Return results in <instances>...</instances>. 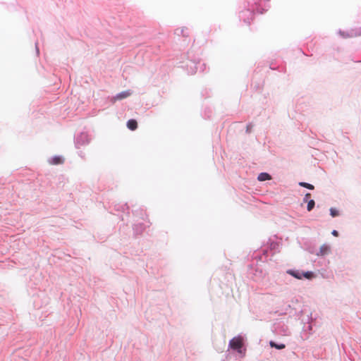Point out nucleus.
<instances>
[{"mask_svg":"<svg viewBox=\"0 0 361 361\" xmlns=\"http://www.w3.org/2000/svg\"><path fill=\"white\" fill-rule=\"evenodd\" d=\"M329 212H330V215L332 217H336V216H338L340 215L339 211L336 208L331 207L329 209Z\"/></svg>","mask_w":361,"mask_h":361,"instance_id":"11","label":"nucleus"},{"mask_svg":"<svg viewBox=\"0 0 361 361\" xmlns=\"http://www.w3.org/2000/svg\"><path fill=\"white\" fill-rule=\"evenodd\" d=\"M127 127L131 130H135L137 127V121L133 119H130V120L128 121Z\"/></svg>","mask_w":361,"mask_h":361,"instance_id":"9","label":"nucleus"},{"mask_svg":"<svg viewBox=\"0 0 361 361\" xmlns=\"http://www.w3.org/2000/svg\"><path fill=\"white\" fill-rule=\"evenodd\" d=\"M132 94V92L130 90L123 91L121 92L118 93L114 97L111 98V102H115L117 100H121L125 98L130 97Z\"/></svg>","mask_w":361,"mask_h":361,"instance_id":"5","label":"nucleus"},{"mask_svg":"<svg viewBox=\"0 0 361 361\" xmlns=\"http://www.w3.org/2000/svg\"><path fill=\"white\" fill-rule=\"evenodd\" d=\"M310 195V193H307V194L305 195V198H304V201H307V197H308Z\"/></svg>","mask_w":361,"mask_h":361,"instance_id":"17","label":"nucleus"},{"mask_svg":"<svg viewBox=\"0 0 361 361\" xmlns=\"http://www.w3.org/2000/svg\"><path fill=\"white\" fill-rule=\"evenodd\" d=\"M302 277H305L307 279H310L313 276V273L312 271H306V272H302Z\"/></svg>","mask_w":361,"mask_h":361,"instance_id":"14","label":"nucleus"},{"mask_svg":"<svg viewBox=\"0 0 361 361\" xmlns=\"http://www.w3.org/2000/svg\"><path fill=\"white\" fill-rule=\"evenodd\" d=\"M63 158L61 156H54L49 159L50 164H60L63 162Z\"/></svg>","mask_w":361,"mask_h":361,"instance_id":"6","label":"nucleus"},{"mask_svg":"<svg viewBox=\"0 0 361 361\" xmlns=\"http://www.w3.org/2000/svg\"><path fill=\"white\" fill-rule=\"evenodd\" d=\"M271 176L269 173H265V172L260 173L257 177V180L259 181H265V180H271Z\"/></svg>","mask_w":361,"mask_h":361,"instance_id":"8","label":"nucleus"},{"mask_svg":"<svg viewBox=\"0 0 361 361\" xmlns=\"http://www.w3.org/2000/svg\"><path fill=\"white\" fill-rule=\"evenodd\" d=\"M253 128V125L252 123H249L247 125L246 132L250 133Z\"/></svg>","mask_w":361,"mask_h":361,"instance_id":"15","label":"nucleus"},{"mask_svg":"<svg viewBox=\"0 0 361 361\" xmlns=\"http://www.w3.org/2000/svg\"><path fill=\"white\" fill-rule=\"evenodd\" d=\"M331 234H332L333 235H334V236H338V231H337L334 230V231L331 232Z\"/></svg>","mask_w":361,"mask_h":361,"instance_id":"16","label":"nucleus"},{"mask_svg":"<svg viewBox=\"0 0 361 361\" xmlns=\"http://www.w3.org/2000/svg\"><path fill=\"white\" fill-rule=\"evenodd\" d=\"M243 338L241 336H237L233 338L228 343L229 348L236 350L238 353L243 357L245 353V349H243Z\"/></svg>","mask_w":361,"mask_h":361,"instance_id":"1","label":"nucleus"},{"mask_svg":"<svg viewBox=\"0 0 361 361\" xmlns=\"http://www.w3.org/2000/svg\"><path fill=\"white\" fill-rule=\"evenodd\" d=\"M89 142L88 135L85 133H82L77 136L75 140V145L78 147L79 146L86 145Z\"/></svg>","mask_w":361,"mask_h":361,"instance_id":"3","label":"nucleus"},{"mask_svg":"<svg viewBox=\"0 0 361 361\" xmlns=\"http://www.w3.org/2000/svg\"><path fill=\"white\" fill-rule=\"evenodd\" d=\"M314 204H315V202L313 200H310L308 202H307V211H311L314 207Z\"/></svg>","mask_w":361,"mask_h":361,"instance_id":"13","label":"nucleus"},{"mask_svg":"<svg viewBox=\"0 0 361 361\" xmlns=\"http://www.w3.org/2000/svg\"><path fill=\"white\" fill-rule=\"evenodd\" d=\"M269 345L271 348H275L279 349V350L283 349L286 347L285 344H283V343L277 344V343H276L275 342H274L272 341H271L269 342Z\"/></svg>","mask_w":361,"mask_h":361,"instance_id":"10","label":"nucleus"},{"mask_svg":"<svg viewBox=\"0 0 361 361\" xmlns=\"http://www.w3.org/2000/svg\"><path fill=\"white\" fill-rule=\"evenodd\" d=\"M299 185L302 186V187H304V188H306L309 190H313L314 189V186L310 183H305V182H300L299 183Z\"/></svg>","mask_w":361,"mask_h":361,"instance_id":"12","label":"nucleus"},{"mask_svg":"<svg viewBox=\"0 0 361 361\" xmlns=\"http://www.w3.org/2000/svg\"><path fill=\"white\" fill-rule=\"evenodd\" d=\"M286 273L298 279H302V272L298 270L288 269Z\"/></svg>","mask_w":361,"mask_h":361,"instance_id":"7","label":"nucleus"},{"mask_svg":"<svg viewBox=\"0 0 361 361\" xmlns=\"http://www.w3.org/2000/svg\"><path fill=\"white\" fill-rule=\"evenodd\" d=\"M338 33L344 38L354 37L361 35V27L355 30H350L349 32L346 33L345 32H342L340 30Z\"/></svg>","mask_w":361,"mask_h":361,"instance_id":"4","label":"nucleus"},{"mask_svg":"<svg viewBox=\"0 0 361 361\" xmlns=\"http://www.w3.org/2000/svg\"><path fill=\"white\" fill-rule=\"evenodd\" d=\"M331 253V247L329 244L324 243L320 246L319 251L315 253L317 257H325Z\"/></svg>","mask_w":361,"mask_h":361,"instance_id":"2","label":"nucleus"}]
</instances>
